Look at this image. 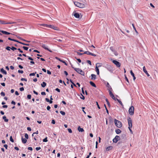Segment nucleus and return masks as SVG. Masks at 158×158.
<instances>
[{"instance_id":"35","label":"nucleus","mask_w":158,"mask_h":158,"mask_svg":"<svg viewBox=\"0 0 158 158\" xmlns=\"http://www.w3.org/2000/svg\"><path fill=\"white\" fill-rule=\"evenodd\" d=\"M113 52L115 56H117L118 55V53L115 50H114Z\"/></svg>"},{"instance_id":"3","label":"nucleus","mask_w":158,"mask_h":158,"mask_svg":"<svg viewBox=\"0 0 158 158\" xmlns=\"http://www.w3.org/2000/svg\"><path fill=\"white\" fill-rule=\"evenodd\" d=\"M114 123L116 126L118 128L121 127L122 126L121 123L116 119L114 120Z\"/></svg>"},{"instance_id":"4","label":"nucleus","mask_w":158,"mask_h":158,"mask_svg":"<svg viewBox=\"0 0 158 158\" xmlns=\"http://www.w3.org/2000/svg\"><path fill=\"white\" fill-rule=\"evenodd\" d=\"M134 106H132L130 107L129 109L128 112L131 115H133L134 114Z\"/></svg>"},{"instance_id":"20","label":"nucleus","mask_w":158,"mask_h":158,"mask_svg":"<svg viewBox=\"0 0 158 158\" xmlns=\"http://www.w3.org/2000/svg\"><path fill=\"white\" fill-rule=\"evenodd\" d=\"M113 148V147L111 146H110L106 148V150L107 151H109L111 150Z\"/></svg>"},{"instance_id":"10","label":"nucleus","mask_w":158,"mask_h":158,"mask_svg":"<svg viewBox=\"0 0 158 158\" xmlns=\"http://www.w3.org/2000/svg\"><path fill=\"white\" fill-rule=\"evenodd\" d=\"M83 54H87V55H92V56H96V55L94 54H93L92 53H91L89 51H86V52H85Z\"/></svg>"},{"instance_id":"1","label":"nucleus","mask_w":158,"mask_h":158,"mask_svg":"<svg viewBox=\"0 0 158 158\" xmlns=\"http://www.w3.org/2000/svg\"><path fill=\"white\" fill-rule=\"evenodd\" d=\"M74 3L75 6L79 8H84L85 7V5L83 3H81L77 2H74Z\"/></svg>"},{"instance_id":"59","label":"nucleus","mask_w":158,"mask_h":158,"mask_svg":"<svg viewBox=\"0 0 158 158\" xmlns=\"http://www.w3.org/2000/svg\"><path fill=\"white\" fill-rule=\"evenodd\" d=\"M47 73L48 74H51V72L49 71L48 70L47 71Z\"/></svg>"},{"instance_id":"39","label":"nucleus","mask_w":158,"mask_h":158,"mask_svg":"<svg viewBox=\"0 0 158 158\" xmlns=\"http://www.w3.org/2000/svg\"><path fill=\"white\" fill-rule=\"evenodd\" d=\"M10 140L11 142H14V141L13 139L12 138V136H10Z\"/></svg>"},{"instance_id":"23","label":"nucleus","mask_w":158,"mask_h":158,"mask_svg":"<svg viewBox=\"0 0 158 158\" xmlns=\"http://www.w3.org/2000/svg\"><path fill=\"white\" fill-rule=\"evenodd\" d=\"M0 24H7V23L4 21L0 20Z\"/></svg>"},{"instance_id":"53","label":"nucleus","mask_w":158,"mask_h":158,"mask_svg":"<svg viewBox=\"0 0 158 158\" xmlns=\"http://www.w3.org/2000/svg\"><path fill=\"white\" fill-rule=\"evenodd\" d=\"M51 108V107L50 106H48L47 107V109L48 110H49Z\"/></svg>"},{"instance_id":"2","label":"nucleus","mask_w":158,"mask_h":158,"mask_svg":"<svg viewBox=\"0 0 158 158\" xmlns=\"http://www.w3.org/2000/svg\"><path fill=\"white\" fill-rule=\"evenodd\" d=\"M72 67L73 69H74V70L76 71L78 73L81 74L82 75H84L85 73L84 72L82 71L81 69L79 68H74L72 66Z\"/></svg>"},{"instance_id":"19","label":"nucleus","mask_w":158,"mask_h":158,"mask_svg":"<svg viewBox=\"0 0 158 158\" xmlns=\"http://www.w3.org/2000/svg\"><path fill=\"white\" fill-rule=\"evenodd\" d=\"M3 119L6 122H7L8 121V119H7L6 116L5 115L3 116L2 117Z\"/></svg>"},{"instance_id":"60","label":"nucleus","mask_w":158,"mask_h":158,"mask_svg":"<svg viewBox=\"0 0 158 158\" xmlns=\"http://www.w3.org/2000/svg\"><path fill=\"white\" fill-rule=\"evenodd\" d=\"M55 90L56 91H57V92H60V89H59L58 88H56L55 89Z\"/></svg>"},{"instance_id":"40","label":"nucleus","mask_w":158,"mask_h":158,"mask_svg":"<svg viewBox=\"0 0 158 158\" xmlns=\"http://www.w3.org/2000/svg\"><path fill=\"white\" fill-rule=\"evenodd\" d=\"M53 27V25H48L47 27L52 28Z\"/></svg>"},{"instance_id":"31","label":"nucleus","mask_w":158,"mask_h":158,"mask_svg":"<svg viewBox=\"0 0 158 158\" xmlns=\"http://www.w3.org/2000/svg\"><path fill=\"white\" fill-rule=\"evenodd\" d=\"M16 23V22H8L7 23V24H14V23Z\"/></svg>"},{"instance_id":"13","label":"nucleus","mask_w":158,"mask_h":158,"mask_svg":"<svg viewBox=\"0 0 158 158\" xmlns=\"http://www.w3.org/2000/svg\"><path fill=\"white\" fill-rule=\"evenodd\" d=\"M99 63H97L96 64V66L95 67V69L96 71L97 72V74L98 75H99V69L98 68V67L97 66L98 64H99Z\"/></svg>"},{"instance_id":"25","label":"nucleus","mask_w":158,"mask_h":158,"mask_svg":"<svg viewBox=\"0 0 158 158\" xmlns=\"http://www.w3.org/2000/svg\"><path fill=\"white\" fill-rule=\"evenodd\" d=\"M115 132L117 134H119L121 132V131L120 129H117L115 130Z\"/></svg>"},{"instance_id":"28","label":"nucleus","mask_w":158,"mask_h":158,"mask_svg":"<svg viewBox=\"0 0 158 158\" xmlns=\"http://www.w3.org/2000/svg\"><path fill=\"white\" fill-rule=\"evenodd\" d=\"M132 26H133V28L134 29V30H135V32L137 33L138 34V32L137 31V30H136V28H135V26H134V24H132Z\"/></svg>"},{"instance_id":"42","label":"nucleus","mask_w":158,"mask_h":158,"mask_svg":"<svg viewBox=\"0 0 158 158\" xmlns=\"http://www.w3.org/2000/svg\"><path fill=\"white\" fill-rule=\"evenodd\" d=\"M23 48L25 50H27L28 49V48L27 47H25V46H23Z\"/></svg>"},{"instance_id":"36","label":"nucleus","mask_w":158,"mask_h":158,"mask_svg":"<svg viewBox=\"0 0 158 158\" xmlns=\"http://www.w3.org/2000/svg\"><path fill=\"white\" fill-rule=\"evenodd\" d=\"M25 137L26 139H28V135L27 133L25 134Z\"/></svg>"},{"instance_id":"14","label":"nucleus","mask_w":158,"mask_h":158,"mask_svg":"<svg viewBox=\"0 0 158 158\" xmlns=\"http://www.w3.org/2000/svg\"><path fill=\"white\" fill-rule=\"evenodd\" d=\"M73 15L76 18H78L80 17V15L78 13L73 12Z\"/></svg>"},{"instance_id":"44","label":"nucleus","mask_w":158,"mask_h":158,"mask_svg":"<svg viewBox=\"0 0 158 158\" xmlns=\"http://www.w3.org/2000/svg\"><path fill=\"white\" fill-rule=\"evenodd\" d=\"M10 49H11V48L9 46H7L6 48V49L8 51H10Z\"/></svg>"},{"instance_id":"22","label":"nucleus","mask_w":158,"mask_h":158,"mask_svg":"<svg viewBox=\"0 0 158 158\" xmlns=\"http://www.w3.org/2000/svg\"><path fill=\"white\" fill-rule=\"evenodd\" d=\"M1 72L5 74H7L5 70L3 68L1 69Z\"/></svg>"},{"instance_id":"27","label":"nucleus","mask_w":158,"mask_h":158,"mask_svg":"<svg viewBox=\"0 0 158 158\" xmlns=\"http://www.w3.org/2000/svg\"><path fill=\"white\" fill-rule=\"evenodd\" d=\"M116 100H117L122 106H123V105L122 102H121V101H120V100H119L117 98H116Z\"/></svg>"},{"instance_id":"52","label":"nucleus","mask_w":158,"mask_h":158,"mask_svg":"<svg viewBox=\"0 0 158 158\" xmlns=\"http://www.w3.org/2000/svg\"><path fill=\"white\" fill-rule=\"evenodd\" d=\"M69 81H70V82H71L72 83V84L73 85H74V86H76V85H75L74 83H73V81H72L71 79H70V80H69Z\"/></svg>"},{"instance_id":"24","label":"nucleus","mask_w":158,"mask_h":158,"mask_svg":"<svg viewBox=\"0 0 158 158\" xmlns=\"http://www.w3.org/2000/svg\"><path fill=\"white\" fill-rule=\"evenodd\" d=\"M89 83H90V84L92 86H93L94 87H96V85H95V84L92 81H90Z\"/></svg>"},{"instance_id":"6","label":"nucleus","mask_w":158,"mask_h":158,"mask_svg":"<svg viewBox=\"0 0 158 158\" xmlns=\"http://www.w3.org/2000/svg\"><path fill=\"white\" fill-rule=\"evenodd\" d=\"M106 68L110 72L112 73L113 71V68L110 65H106Z\"/></svg>"},{"instance_id":"18","label":"nucleus","mask_w":158,"mask_h":158,"mask_svg":"<svg viewBox=\"0 0 158 158\" xmlns=\"http://www.w3.org/2000/svg\"><path fill=\"white\" fill-rule=\"evenodd\" d=\"M21 139H22V142L23 143H26L27 142V139H26L23 138V137H22Z\"/></svg>"},{"instance_id":"8","label":"nucleus","mask_w":158,"mask_h":158,"mask_svg":"<svg viewBox=\"0 0 158 158\" xmlns=\"http://www.w3.org/2000/svg\"><path fill=\"white\" fill-rule=\"evenodd\" d=\"M41 46L43 48L45 49L48 50L49 51L51 52H52V51L49 49L48 48L47 46H46V45L44 44H41Z\"/></svg>"},{"instance_id":"50","label":"nucleus","mask_w":158,"mask_h":158,"mask_svg":"<svg viewBox=\"0 0 158 158\" xmlns=\"http://www.w3.org/2000/svg\"><path fill=\"white\" fill-rule=\"evenodd\" d=\"M68 131L70 133H72V131L71 129L70 128H68Z\"/></svg>"},{"instance_id":"29","label":"nucleus","mask_w":158,"mask_h":158,"mask_svg":"<svg viewBox=\"0 0 158 158\" xmlns=\"http://www.w3.org/2000/svg\"><path fill=\"white\" fill-rule=\"evenodd\" d=\"M40 25L43 26V27H48V25L47 24H41Z\"/></svg>"},{"instance_id":"57","label":"nucleus","mask_w":158,"mask_h":158,"mask_svg":"<svg viewBox=\"0 0 158 158\" xmlns=\"http://www.w3.org/2000/svg\"><path fill=\"white\" fill-rule=\"evenodd\" d=\"M28 149L30 151H32L33 150L32 148L31 147H29L28 148Z\"/></svg>"},{"instance_id":"5","label":"nucleus","mask_w":158,"mask_h":158,"mask_svg":"<svg viewBox=\"0 0 158 158\" xmlns=\"http://www.w3.org/2000/svg\"><path fill=\"white\" fill-rule=\"evenodd\" d=\"M127 121L128 123V127H132V121L130 117H128L127 118Z\"/></svg>"},{"instance_id":"55","label":"nucleus","mask_w":158,"mask_h":158,"mask_svg":"<svg viewBox=\"0 0 158 158\" xmlns=\"http://www.w3.org/2000/svg\"><path fill=\"white\" fill-rule=\"evenodd\" d=\"M18 72L19 73H23V71L21 70H19Z\"/></svg>"},{"instance_id":"49","label":"nucleus","mask_w":158,"mask_h":158,"mask_svg":"<svg viewBox=\"0 0 158 158\" xmlns=\"http://www.w3.org/2000/svg\"><path fill=\"white\" fill-rule=\"evenodd\" d=\"M20 89V91H24V88L23 87H22L20 88V89Z\"/></svg>"},{"instance_id":"17","label":"nucleus","mask_w":158,"mask_h":158,"mask_svg":"<svg viewBox=\"0 0 158 158\" xmlns=\"http://www.w3.org/2000/svg\"><path fill=\"white\" fill-rule=\"evenodd\" d=\"M130 73H131V75L133 77V80L134 81L135 80L136 77H135V75H134V73H133V72L132 70H131Z\"/></svg>"},{"instance_id":"26","label":"nucleus","mask_w":158,"mask_h":158,"mask_svg":"<svg viewBox=\"0 0 158 158\" xmlns=\"http://www.w3.org/2000/svg\"><path fill=\"white\" fill-rule=\"evenodd\" d=\"M42 87H45L46 85V83L44 82H43L41 84Z\"/></svg>"},{"instance_id":"16","label":"nucleus","mask_w":158,"mask_h":158,"mask_svg":"<svg viewBox=\"0 0 158 158\" xmlns=\"http://www.w3.org/2000/svg\"><path fill=\"white\" fill-rule=\"evenodd\" d=\"M0 32H1L2 33H3L4 34H5L6 35H10V34H11L10 33L7 32V31H2V30H0Z\"/></svg>"},{"instance_id":"45","label":"nucleus","mask_w":158,"mask_h":158,"mask_svg":"<svg viewBox=\"0 0 158 158\" xmlns=\"http://www.w3.org/2000/svg\"><path fill=\"white\" fill-rule=\"evenodd\" d=\"M21 81H27V79L26 78H21Z\"/></svg>"},{"instance_id":"12","label":"nucleus","mask_w":158,"mask_h":158,"mask_svg":"<svg viewBox=\"0 0 158 158\" xmlns=\"http://www.w3.org/2000/svg\"><path fill=\"white\" fill-rule=\"evenodd\" d=\"M143 72L146 74L148 77L150 76L149 74L148 73L147 71L146 70V68L145 66H143Z\"/></svg>"},{"instance_id":"30","label":"nucleus","mask_w":158,"mask_h":158,"mask_svg":"<svg viewBox=\"0 0 158 158\" xmlns=\"http://www.w3.org/2000/svg\"><path fill=\"white\" fill-rule=\"evenodd\" d=\"M106 101L107 103V104H108V106L109 107H110V103L108 100L107 99V98H106Z\"/></svg>"},{"instance_id":"56","label":"nucleus","mask_w":158,"mask_h":158,"mask_svg":"<svg viewBox=\"0 0 158 158\" xmlns=\"http://www.w3.org/2000/svg\"><path fill=\"white\" fill-rule=\"evenodd\" d=\"M87 63L89 64L90 65H91V62L90 60H87Z\"/></svg>"},{"instance_id":"34","label":"nucleus","mask_w":158,"mask_h":158,"mask_svg":"<svg viewBox=\"0 0 158 158\" xmlns=\"http://www.w3.org/2000/svg\"><path fill=\"white\" fill-rule=\"evenodd\" d=\"M36 73V72H35V73H31L29 74V76H35Z\"/></svg>"},{"instance_id":"33","label":"nucleus","mask_w":158,"mask_h":158,"mask_svg":"<svg viewBox=\"0 0 158 158\" xmlns=\"http://www.w3.org/2000/svg\"><path fill=\"white\" fill-rule=\"evenodd\" d=\"M11 49L12 50L14 51L15 50H16L17 48H16L14 47H12L11 48Z\"/></svg>"},{"instance_id":"46","label":"nucleus","mask_w":158,"mask_h":158,"mask_svg":"<svg viewBox=\"0 0 158 158\" xmlns=\"http://www.w3.org/2000/svg\"><path fill=\"white\" fill-rule=\"evenodd\" d=\"M1 95L2 96H5V93L3 92H2L1 93Z\"/></svg>"},{"instance_id":"54","label":"nucleus","mask_w":158,"mask_h":158,"mask_svg":"<svg viewBox=\"0 0 158 158\" xmlns=\"http://www.w3.org/2000/svg\"><path fill=\"white\" fill-rule=\"evenodd\" d=\"M81 96L80 97L83 100H84L85 98L84 96L82 94H81Z\"/></svg>"},{"instance_id":"7","label":"nucleus","mask_w":158,"mask_h":158,"mask_svg":"<svg viewBox=\"0 0 158 158\" xmlns=\"http://www.w3.org/2000/svg\"><path fill=\"white\" fill-rule=\"evenodd\" d=\"M112 62L115 65H116V66L118 67H120L121 64L119 62H118L116 60H113Z\"/></svg>"},{"instance_id":"15","label":"nucleus","mask_w":158,"mask_h":158,"mask_svg":"<svg viewBox=\"0 0 158 158\" xmlns=\"http://www.w3.org/2000/svg\"><path fill=\"white\" fill-rule=\"evenodd\" d=\"M77 130L79 132H83L84 131V130L83 128L80 127V126H79L77 128Z\"/></svg>"},{"instance_id":"61","label":"nucleus","mask_w":158,"mask_h":158,"mask_svg":"<svg viewBox=\"0 0 158 158\" xmlns=\"http://www.w3.org/2000/svg\"><path fill=\"white\" fill-rule=\"evenodd\" d=\"M3 146L6 148V149H7L8 148V145L7 144L4 145Z\"/></svg>"},{"instance_id":"62","label":"nucleus","mask_w":158,"mask_h":158,"mask_svg":"<svg viewBox=\"0 0 158 158\" xmlns=\"http://www.w3.org/2000/svg\"><path fill=\"white\" fill-rule=\"evenodd\" d=\"M27 57H28V59L29 60H33V59L32 58H31V57H29V56H27Z\"/></svg>"},{"instance_id":"64","label":"nucleus","mask_w":158,"mask_h":158,"mask_svg":"<svg viewBox=\"0 0 158 158\" xmlns=\"http://www.w3.org/2000/svg\"><path fill=\"white\" fill-rule=\"evenodd\" d=\"M27 130L29 131H31V128L30 127H27Z\"/></svg>"},{"instance_id":"47","label":"nucleus","mask_w":158,"mask_h":158,"mask_svg":"<svg viewBox=\"0 0 158 158\" xmlns=\"http://www.w3.org/2000/svg\"><path fill=\"white\" fill-rule=\"evenodd\" d=\"M125 79L128 82V83H129V82L128 80L127 79V77H126V76H125Z\"/></svg>"},{"instance_id":"38","label":"nucleus","mask_w":158,"mask_h":158,"mask_svg":"<svg viewBox=\"0 0 158 158\" xmlns=\"http://www.w3.org/2000/svg\"><path fill=\"white\" fill-rule=\"evenodd\" d=\"M110 49L112 52H113L115 50L114 48L113 47H111L110 48Z\"/></svg>"},{"instance_id":"63","label":"nucleus","mask_w":158,"mask_h":158,"mask_svg":"<svg viewBox=\"0 0 158 158\" xmlns=\"http://www.w3.org/2000/svg\"><path fill=\"white\" fill-rule=\"evenodd\" d=\"M41 94L43 95H46V93L44 92H42L41 93Z\"/></svg>"},{"instance_id":"58","label":"nucleus","mask_w":158,"mask_h":158,"mask_svg":"<svg viewBox=\"0 0 158 158\" xmlns=\"http://www.w3.org/2000/svg\"><path fill=\"white\" fill-rule=\"evenodd\" d=\"M41 149V148L40 147H36V148H35V149L36 150V151H38L39 150H40V149Z\"/></svg>"},{"instance_id":"11","label":"nucleus","mask_w":158,"mask_h":158,"mask_svg":"<svg viewBox=\"0 0 158 158\" xmlns=\"http://www.w3.org/2000/svg\"><path fill=\"white\" fill-rule=\"evenodd\" d=\"M109 93L110 95V96L114 100H116V98H115L114 95L110 90H109Z\"/></svg>"},{"instance_id":"21","label":"nucleus","mask_w":158,"mask_h":158,"mask_svg":"<svg viewBox=\"0 0 158 158\" xmlns=\"http://www.w3.org/2000/svg\"><path fill=\"white\" fill-rule=\"evenodd\" d=\"M91 79L95 80L96 79V75L94 74H92L91 75Z\"/></svg>"},{"instance_id":"37","label":"nucleus","mask_w":158,"mask_h":158,"mask_svg":"<svg viewBox=\"0 0 158 158\" xmlns=\"http://www.w3.org/2000/svg\"><path fill=\"white\" fill-rule=\"evenodd\" d=\"M43 141L44 142H47L48 141L47 137H46L45 138L43 139Z\"/></svg>"},{"instance_id":"48","label":"nucleus","mask_w":158,"mask_h":158,"mask_svg":"<svg viewBox=\"0 0 158 158\" xmlns=\"http://www.w3.org/2000/svg\"><path fill=\"white\" fill-rule=\"evenodd\" d=\"M52 28L56 30H58V29H57V27H55L53 26V27Z\"/></svg>"},{"instance_id":"51","label":"nucleus","mask_w":158,"mask_h":158,"mask_svg":"<svg viewBox=\"0 0 158 158\" xmlns=\"http://www.w3.org/2000/svg\"><path fill=\"white\" fill-rule=\"evenodd\" d=\"M61 62H62L63 63H64L65 65H67V64L66 63L65 61L63 60H61Z\"/></svg>"},{"instance_id":"43","label":"nucleus","mask_w":158,"mask_h":158,"mask_svg":"<svg viewBox=\"0 0 158 158\" xmlns=\"http://www.w3.org/2000/svg\"><path fill=\"white\" fill-rule=\"evenodd\" d=\"M60 113H61V114H62V115H64L65 114V113L63 111H60Z\"/></svg>"},{"instance_id":"32","label":"nucleus","mask_w":158,"mask_h":158,"mask_svg":"<svg viewBox=\"0 0 158 158\" xmlns=\"http://www.w3.org/2000/svg\"><path fill=\"white\" fill-rule=\"evenodd\" d=\"M19 43H20L21 44H22L23 45H26V46H29V44H25V43H22L21 42H19Z\"/></svg>"},{"instance_id":"41","label":"nucleus","mask_w":158,"mask_h":158,"mask_svg":"<svg viewBox=\"0 0 158 158\" xmlns=\"http://www.w3.org/2000/svg\"><path fill=\"white\" fill-rule=\"evenodd\" d=\"M27 98L28 99H30L31 98V95L30 94H28L27 95Z\"/></svg>"},{"instance_id":"9","label":"nucleus","mask_w":158,"mask_h":158,"mask_svg":"<svg viewBox=\"0 0 158 158\" xmlns=\"http://www.w3.org/2000/svg\"><path fill=\"white\" fill-rule=\"evenodd\" d=\"M120 139V137L118 135H116L113 139V141L114 143H116Z\"/></svg>"}]
</instances>
